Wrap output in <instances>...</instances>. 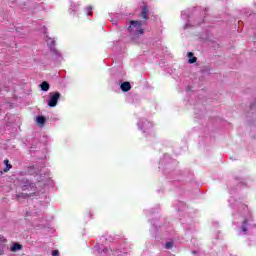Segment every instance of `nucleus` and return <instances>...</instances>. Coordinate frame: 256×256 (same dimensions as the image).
Returning a JSON list of instances; mask_svg holds the SVG:
<instances>
[{"instance_id": "nucleus-13", "label": "nucleus", "mask_w": 256, "mask_h": 256, "mask_svg": "<svg viewBox=\"0 0 256 256\" xmlns=\"http://www.w3.org/2000/svg\"><path fill=\"white\" fill-rule=\"evenodd\" d=\"M181 18L182 19H189V10L182 11L181 12Z\"/></svg>"}, {"instance_id": "nucleus-7", "label": "nucleus", "mask_w": 256, "mask_h": 256, "mask_svg": "<svg viewBox=\"0 0 256 256\" xmlns=\"http://www.w3.org/2000/svg\"><path fill=\"white\" fill-rule=\"evenodd\" d=\"M120 89L124 92L127 93V91H131V83L129 82H123L120 86Z\"/></svg>"}, {"instance_id": "nucleus-9", "label": "nucleus", "mask_w": 256, "mask_h": 256, "mask_svg": "<svg viewBox=\"0 0 256 256\" xmlns=\"http://www.w3.org/2000/svg\"><path fill=\"white\" fill-rule=\"evenodd\" d=\"M197 61V57H194L193 52H188V62L191 63H195Z\"/></svg>"}, {"instance_id": "nucleus-8", "label": "nucleus", "mask_w": 256, "mask_h": 256, "mask_svg": "<svg viewBox=\"0 0 256 256\" xmlns=\"http://www.w3.org/2000/svg\"><path fill=\"white\" fill-rule=\"evenodd\" d=\"M147 15H149V8H147V6L144 5L142 8L141 17L143 19H147Z\"/></svg>"}, {"instance_id": "nucleus-2", "label": "nucleus", "mask_w": 256, "mask_h": 256, "mask_svg": "<svg viewBox=\"0 0 256 256\" xmlns=\"http://www.w3.org/2000/svg\"><path fill=\"white\" fill-rule=\"evenodd\" d=\"M97 252L100 256H119L118 250L113 251L111 248H107L104 246H98Z\"/></svg>"}, {"instance_id": "nucleus-14", "label": "nucleus", "mask_w": 256, "mask_h": 256, "mask_svg": "<svg viewBox=\"0 0 256 256\" xmlns=\"http://www.w3.org/2000/svg\"><path fill=\"white\" fill-rule=\"evenodd\" d=\"M36 121H37V123H39L40 125H44V123H45V117H43V116H38V117L36 118Z\"/></svg>"}, {"instance_id": "nucleus-22", "label": "nucleus", "mask_w": 256, "mask_h": 256, "mask_svg": "<svg viewBox=\"0 0 256 256\" xmlns=\"http://www.w3.org/2000/svg\"><path fill=\"white\" fill-rule=\"evenodd\" d=\"M74 11H77V8H74Z\"/></svg>"}, {"instance_id": "nucleus-18", "label": "nucleus", "mask_w": 256, "mask_h": 256, "mask_svg": "<svg viewBox=\"0 0 256 256\" xmlns=\"http://www.w3.org/2000/svg\"><path fill=\"white\" fill-rule=\"evenodd\" d=\"M189 27H191V22L186 23L184 29H189Z\"/></svg>"}, {"instance_id": "nucleus-5", "label": "nucleus", "mask_w": 256, "mask_h": 256, "mask_svg": "<svg viewBox=\"0 0 256 256\" xmlns=\"http://www.w3.org/2000/svg\"><path fill=\"white\" fill-rule=\"evenodd\" d=\"M247 231H251V225H249V221L245 220L242 224L240 235H247Z\"/></svg>"}, {"instance_id": "nucleus-1", "label": "nucleus", "mask_w": 256, "mask_h": 256, "mask_svg": "<svg viewBox=\"0 0 256 256\" xmlns=\"http://www.w3.org/2000/svg\"><path fill=\"white\" fill-rule=\"evenodd\" d=\"M129 33L131 35H143L144 31L141 28V22L132 20L130 26L128 27Z\"/></svg>"}, {"instance_id": "nucleus-12", "label": "nucleus", "mask_w": 256, "mask_h": 256, "mask_svg": "<svg viewBox=\"0 0 256 256\" xmlns=\"http://www.w3.org/2000/svg\"><path fill=\"white\" fill-rule=\"evenodd\" d=\"M19 250H21V244L15 243L12 245L11 251H19Z\"/></svg>"}, {"instance_id": "nucleus-19", "label": "nucleus", "mask_w": 256, "mask_h": 256, "mask_svg": "<svg viewBox=\"0 0 256 256\" xmlns=\"http://www.w3.org/2000/svg\"><path fill=\"white\" fill-rule=\"evenodd\" d=\"M197 25H201V22L194 23V24L192 25V27H197Z\"/></svg>"}, {"instance_id": "nucleus-11", "label": "nucleus", "mask_w": 256, "mask_h": 256, "mask_svg": "<svg viewBox=\"0 0 256 256\" xmlns=\"http://www.w3.org/2000/svg\"><path fill=\"white\" fill-rule=\"evenodd\" d=\"M4 164L6 165V168L4 169V173H7L13 166L9 164V161L6 159L4 160Z\"/></svg>"}, {"instance_id": "nucleus-16", "label": "nucleus", "mask_w": 256, "mask_h": 256, "mask_svg": "<svg viewBox=\"0 0 256 256\" xmlns=\"http://www.w3.org/2000/svg\"><path fill=\"white\" fill-rule=\"evenodd\" d=\"M91 11H93V7L88 6V7H87V15H92L93 12H91Z\"/></svg>"}, {"instance_id": "nucleus-4", "label": "nucleus", "mask_w": 256, "mask_h": 256, "mask_svg": "<svg viewBox=\"0 0 256 256\" xmlns=\"http://www.w3.org/2000/svg\"><path fill=\"white\" fill-rule=\"evenodd\" d=\"M138 127L141 131H143V133H147V131H149V129H151V127H153V123H151L145 119H141L138 122Z\"/></svg>"}, {"instance_id": "nucleus-3", "label": "nucleus", "mask_w": 256, "mask_h": 256, "mask_svg": "<svg viewBox=\"0 0 256 256\" xmlns=\"http://www.w3.org/2000/svg\"><path fill=\"white\" fill-rule=\"evenodd\" d=\"M61 99V94L59 92H51L49 94L48 106L49 107H57V103Z\"/></svg>"}, {"instance_id": "nucleus-17", "label": "nucleus", "mask_w": 256, "mask_h": 256, "mask_svg": "<svg viewBox=\"0 0 256 256\" xmlns=\"http://www.w3.org/2000/svg\"><path fill=\"white\" fill-rule=\"evenodd\" d=\"M52 256H59V250H53Z\"/></svg>"}, {"instance_id": "nucleus-21", "label": "nucleus", "mask_w": 256, "mask_h": 256, "mask_svg": "<svg viewBox=\"0 0 256 256\" xmlns=\"http://www.w3.org/2000/svg\"><path fill=\"white\" fill-rule=\"evenodd\" d=\"M250 109H255V104H252V105L250 106Z\"/></svg>"}, {"instance_id": "nucleus-6", "label": "nucleus", "mask_w": 256, "mask_h": 256, "mask_svg": "<svg viewBox=\"0 0 256 256\" xmlns=\"http://www.w3.org/2000/svg\"><path fill=\"white\" fill-rule=\"evenodd\" d=\"M46 42H47V45H48L50 51L57 54V50L55 49V39L47 38Z\"/></svg>"}, {"instance_id": "nucleus-15", "label": "nucleus", "mask_w": 256, "mask_h": 256, "mask_svg": "<svg viewBox=\"0 0 256 256\" xmlns=\"http://www.w3.org/2000/svg\"><path fill=\"white\" fill-rule=\"evenodd\" d=\"M173 248V242H166L165 249H172Z\"/></svg>"}, {"instance_id": "nucleus-20", "label": "nucleus", "mask_w": 256, "mask_h": 256, "mask_svg": "<svg viewBox=\"0 0 256 256\" xmlns=\"http://www.w3.org/2000/svg\"><path fill=\"white\" fill-rule=\"evenodd\" d=\"M241 208L245 210L247 209V205H241Z\"/></svg>"}, {"instance_id": "nucleus-10", "label": "nucleus", "mask_w": 256, "mask_h": 256, "mask_svg": "<svg viewBox=\"0 0 256 256\" xmlns=\"http://www.w3.org/2000/svg\"><path fill=\"white\" fill-rule=\"evenodd\" d=\"M40 87H41V90L42 91H49V83L48 82H42L41 84H40Z\"/></svg>"}]
</instances>
